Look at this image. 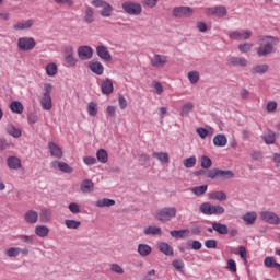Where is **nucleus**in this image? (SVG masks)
Returning <instances> with one entry per match:
<instances>
[{"mask_svg":"<svg viewBox=\"0 0 280 280\" xmlns=\"http://www.w3.org/2000/svg\"><path fill=\"white\" fill-rule=\"evenodd\" d=\"M89 69L92 71V73H95L96 75H103L104 74V65L100 61H92L89 63Z\"/></svg>","mask_w":280,"mask_h":280,"instance_id":"nucleus-20","label":"nucleus"},{"mask_svg":"<svg viewBox=\"0 0 280 280\" xmlns=\"http://www.w3.org/2000/svg\"><path fill=\"white\" fill-rule=\"evenodd\" d=\"M7 165L9 170H21V159H19L18 156H9L7 159Z\"/></svg>","mask_w":280,"mask_h":280,"instance_id":"nucleus-22","label":"nucleus"},{"mask_svg":"<svg viewBox=\"0 0 280 280\" xmlns=\"http://www.w3.org/2000/svg\"><path fill=\"white\" fill-rule=\"evenodd\" d=\"M10 109L12 110V113H15L16 115H21L23 113V104L19 101H13L10 104Z\"/></svg>","mask_w":280,"mask_h":280,"instance_id":"nucleus-37","label":"nucleus"},{"mask_svg":"<svg viewBox=\"0 0 280 280\" xmlns=\"http://www.w3.org/2000/svg\"><path fill=\"white\" fill-rule=\"evenodd\" d=\"M138 253L141 257H148V255H151L152 253V247L148 244H139Z\"/></svg>","mask_w":280,"mask_h":280,"instance_id":"nucleus-32","label":"nucleus"},{"mask_svg":"<svg viewBox=\"0 0 280 280\" xmlns=\"http://www.w3.org/2000/svg\"><path fill=\"white\" fill-rule=\"evenodd\" d=\"M48 150L54 159H62V149L58 147V144H56L55 142L48 143Z\"/></svg>","mask_w":280,"mask_h":280,"instance_id":"nucleus-19","label":"nucleus"},{"mask_svg":"<svg viewBox=\"0 0 280 280\" xmlns=\"http://www.w3.org/2000/svg\"><path fill=\"white\" fill-rule=\"evenodd\" d=\"M95 207H98L100 209H102L104 207H115V200L108 199V198H103L95 202Z\"/></svg>","mask_w":280,"mask_h":280,"instance_id":"nucleus-35","label":"nucleus"},{"mask_svg":"<svg viewBox=\"0 0 280 280\" xmlns=\"http://www.w3.org/2000/svg\"><path fill=\"white\" fill-rule=\"evenodd\" d=\"M229 36L232 40H248L253 36V31L242 30V31H232L229 33Z\"/></svg>","mask_w":280,"mask_h":280,"instance_id":"nucleus-10","label":"nucleus"},{"mask_svg":"<svg viewBox=\"0 0 280 280\" xmlns=\"http://www.w3.org/2000/svg\"><path fill=\"white\" fill-rule=\"evenodd\" d=\"M63 58L68 67H75L78 65V58H75L72 46H66L63 48Z\"/></svg>","mask_w":280,"mask_h":280,"instance_id":"nucleus-9","label":"nucleus"},{"mask_svg":"<svg viewBox=\"0 0 280 280\" xmlns=\"http://www.w3.org/2000/svg\"><path fill=\"white\" fill-rule=\"evenodd\" d=\"M35 235H37V237H47V235H49V229L47 225H36Z\"/></svg>","mask_w":280,"mask_h":280,"instance_id":"nucleus-33","label":"nucleus"},{"mask_svg":"<svg viewBox=\"0 0 280 280\" xmlns=\"http://www.w3.org/2000/svg\"><path fill=\"white\" fill-rule=\"evenodd\" d=\"M176 213L175 207L162 208L155 212V219L160 222H170L172 218H176Z\"/></svg>","mask_w":280,"mask_h":280,"instance_id":"nucleus-5","label":"nucleus"},{"mask_svg":"<svg viewBox=\"0 0 280 280\" xmlns=\"http://www.w3.org/2000/svg\"><path fill=\"white\" fill-rule=\"evenodd\" d=\"M260 220H264V222H267L268 224H273L276 226L280 224L279 215L271 211L260 212Z\"/></svg>","mask_w":280,"mask_h":280,"instance_id":"nucleus-11","label":"nucleus"},{"mask_svg":"<svg viewBox=\"0 0 280 280\" xmlns=\"http://www.w3.org/2000/svg\"><path fill=\"white\" fill-rule=\"evenodd\" d=\"M97 113H100V108L97 106V103L90 102L88 105V115L90 117H97Z\"/></svg>","mask_w":280,"mask_h":280,"instance_id":"nucleus-36","label":"nucleus"},{"mask_svg":"<svg viewBox=\"0 0 280 280\" xmlns=\"http://www.w3.org/2000/svg\"><path fill=\"white\" fill-rule=\"evenodd\" d=\"M96 54L98 58L102 60H105V62H110L113 60V56H110V51H108V48L104 45L96 47Z\"/></svg>","mask_w":280,"mask_h":280,"instance_id":"nucleus-17","label":"nucleus"},{"mask_svg":"<svg viewBox=\"0 0 280 280\" xmlns=\"http://www.w3.org/2000/svg\"><path fill=\"white\" fill-rule=\"evenodd\" d=\"M207 189H208V186L202 185V186H196L191 188V191L192 194H195V196H205V194H207Z\"/></svg>","mask_w":280,"mask_h":280,"instance_id":"nucleus-49","label":"nucleus"},{"mask_svg":"<svg viewBox=\"0 0 280 280\" xmlns=\"http://www.w3.org/2000/svg\"><path fill=\"white\" fill-rule=\"evenodd\" d=\"M65 225L67 226V229H80V226L82 225V222L67 219L65 221Z\"/></svg>","mask_w":280,"mask_h":280,"instance_id":"nucleus-52","label":"nucleus"},{"mask_svg":"<svg viewBox=\"0 0 280 280\" xmlns=\"http://www.w3.org/2000/svg\"><path fill=\"white\" fill-rule=\"evenodd\" d=\"M189 229L185 230H173L170 232V235L173 236L175 240H185L186 237H189Z\"/></svg>","mask_w":280,"mask_h":280,"instance_id":"nucleus-23","label":"nucleus"},{"mask_svg":"<svg viewBox=\"0 0 280 280\" xmlns=\"http://www.w3.org/2000/svg\"><path fill=\"white\" fill-rule=\"evenodd\" d=\"M52 170H60L65 174H73V167H71L67 162L52 161L51 162Z\"/></svg>","mask_w":280,"mask_h":280,"instance_id":"nucleus-14","label":"nucleus"},{"mask_svg":"<svg viewBox=\"0 0 280 280\" xmlns=\"http://www.w3.org/2000/svg\"><path fill=\"white\" fill-rule=\"evenodd\" d=\"M212 229L219 235H228L229 234V226L226 224L218 223V222H212Z\"/></svg>","mask_w":280,"mask_h":280,"instance_id":"nucleus-29","label":"nucleus"},{"mask_svg":"<svg viewBox=\"0 0 280 280\" xmlns=\"http://www.w3.org/2000/svg\"><path fill=\"white\" fill-rule=\"evenodd\" d=\"M268 71V65H258L252 69V73L255 75L257 73L264 74Z\"/></svg>","mask_w":280,"mask_h":280,"instance_id":"nucleus-51","label":"nucleus"},{"mask_svg":"<svg viewBox=\"0 0 280 280\" xmlns=\"http://www.w3.org/2000/svg\"><path fill=\"white\" fill-rule=\"evenodd\" d=\"M69 211H71L74 214L80 213V205L72 202L68 206Z\"/></svg>","mask_w":280,"mask_h":280,"instance_id":"nucleus-62","label":"nucleus"},{"mask_svg":"<svg viewBox=\"0 0 280 280\" xmlns=\"http://www.w3.org/2000/svg\"><path fill=\"white\" fill-rule=\"evenodd\" d=\"M209 200H219V202H224L226 200V192L222 190L211 191L208 195Z\"/></svg>","mask_w":280,"mask_h":280,"instance_id":"nucleus-28","label":"nucleus"},{"mask_svg":"<svg viewBox=\"0 0 280 280\" xmlns=\"http://www.w3.org/2000/svg\"><path fill=\"white\" fill-rule=\"evenodd\" d=\"M57 5H66L67 8H73V0H54Z\"/></svg>","mask_w":280,"mask_h":280,"instance_id":"nucleus-58","label":"nucleus"},{"mask_svg":"<svg viewBox=\"0 0 280 280\" xmlns=\"http://www.w3.org/2000/svg\"><path fill=\"white\" fill-rule=\"evenodd\" d=\"M5 130L10 137H13V139H20V137L23 136V131L20 128H16L12 124L7 125Z\"/></svg>","mask_w":280,"mask_h":280,"instance_id":"nucleus-21","label":"nucleus"},{"mask_svg":"<svg viewBox=\"0 0 280 280\" xmlns=\"http://www.w3.org/2000/svg\"><path fill=\"white\" fill-rule=\"evenodd\" d=\"M206 14H208V16H219L222 19V16H226V7L208 8L206 9Z\"/></svg>","mask_w":280,"mask_h":280,"instance_id":"nucleus-16","label":"nucleus"},{"mask_svg":"<svg viewBox=\"0 0 280 280\" xmlns=\"http://www.w3.org/2000/svg\"><path fill=\"white\" fill-rule=\"evenodd\" d=\"M5 255L8 257H19V255H21V248H19V247H11V248L5 250Z\"/></svg>","mask_w":280,"mask_h":280,"instance_id":"nucleus-54","label":"nucleus"},{"mask_svg":"<svg viewBox=\"0 0 280 280\" xmlns=\"http://www.w3.org/2000/svg\"><path fill=\"white\" fill-rule=\"evenodd\" d=\"M226 143H229V139H226L224 133H219L213 138V144L215 148H224L226 147Z\"/></svg>","mask_w":280,"mask_h":280,"instance_id":"nucleus-24","label":"nucleus"},{"mask_svg":"<svg viewBox=\"0 0 280 280\" xmlns=\"http://www.w3.org/2000/svg\"><path fill=\"white\" fill-rule=\"evenodd\" d=\"M160 253H163L167 257H173L174 256V248L170 246V244L162 242L158 244Z\"/></svg>","mask_w":280,"mask_h":280,"instance_id":"nucleus-25","label":"nucleus"},{"mask_svg":"<svg viewBox=\"0 0 280 280\" xmlns=\"http://www.w3.org/2000/svg\"><path fill=\"white\" fill-rule=\"evenodd\" d=\"M94 14H95V11H93V8L86 7V9H85V16H84L85 23H93V21H94V19H93Z\"/></svg>","mask_w":280,"mask_h":280,"instance_id":"nucleus-48","label":"nucleus"},{"mask_svg":"<svg viewBox=\"0 0 280 280\" xmlns=\"http://www.w3.org/2000/svg\"><path fill=\"white\" fill-rule=\"evenodd\" d=\"M83 163L85 165H95V163H97V159H95L94 156H84Z\"/></svg>","mask_w":280,"mask_h":280,"instance_id":"nucleus-63","label":"nucleus"},{"mask_svg":"<svg viewBox=\"0 0 280 280\" xmlns=\"http://www.w3.org/2000/svg\"><path fill=\"white\" fill-rule=\"evenodd\" d=\"M92 5L94 8H102V10L100 11L101 16H103V19H110V16H113V5H110V3L104 1V0H93Z\"/></svg>","mask_w":280,"mask_h":280,"instance_id":"nucleus-7","label":"nucleus"},{"mask_svg":"<svg viewBox=\"0 0 280 280\" xmlns=\"http://www.w3.org/2000/svg\"><path fill=\"white\" fill-rule=\"evenodd\" d=\"M243 221L248 225L253 224L257 221V212H246L243 215Z\"/></svg>","mask_w":280,"mask_h":280,"instance_id":"nucleus-39","label":"nucleus"},{"mask_svg":"<svg viewBox=\"0 0 280 280\" xmlns=\"http://www.w3.org/2000/svg\"><path fill=\"white\" fill-rule=\"evenodd\" d=\"M277 110V102L270 101L267 103V113H275Z\"/></svg>","mask_w":280,"mask_h":280,"instance_id":"nucleus-64","label":"nucleus"},{"mask_svg":"<svg viewBox=\"0 0 280 280\" xmlns=\"http://www.w3.org/2000/svg\"><path fill=\"white\" fill-rule=\"evenodd\" d=\"M52 89L51 84H44V93H42V96L39 97V104L43 110H51V108H54V103L51 101Z\"/></svg>","mask_w":280,"mask_h":280,"instance_id":"nucleus-2","label":"nucleus"},{"mask_svg":"<svg viewBox=\"0 0 280 280\" xmlns=\"http://www.w3.org/2000/svg\"><path fill=\"white\" fill-rule=\"evenodd\" d=\"M77 51L80 60H91L93 58V48L91 46H80Z\"/></svg>","mask_w":280,"mask_h":280,"instance_id":"nucleus-13","label":"nucleus"},{"mask_svg":"<svg viewBox=\"0 0 280 280\" xmlns=\"http://www.w3.org/2000/svg\"><path fill=\"white\" fill-rule=\"evenodd\" d=\"M183 163H184V166H186L187 168L196 167V163H197L196 156L187 158L186 160H184Z\"/></svg>","mask_w":280,"mask_h":280,"instance_id":"nucleus-56","label":"nucleus"},{"mask_svg":"<svg viewBox=\"0 0 280 280\" xmlns=\"http://www.w3.org/2000/svg\"><path fill=\"white\" fill-rule=\"evenodd\" d=\"M200 213L203 215H224L226 209L220 205H211V202H203L199 207Z\"/></svg>","mask_w":280,"mask_h":280,"instance_id":"nucleus-1","label":"nucleus"},{"mask_svg":"<svg viewBox=\"0 0 280 280\" xmlns=\"http://www.w3.org/2000/svg\"><path fill=\"white\" fill-rule=\"evenodd\" d=\"M208 178L215 180L221 178L222 180H229V178H235V173L233 171H224L220 168H212L207 173Z\"/></svg>","mask_w":280,"mask_h":280,"instance_id":"nucleus-4","label":"nucleus"},{"mask_svg":"<svg viewBox=\"0 0 280 280\" xmlns=\"http://www.w3.org/2000/svg\"><path fill=\"white\" fill-rule=\"evenodd\" d=\"M174 16H177L178 19L191 16L194 14V9L189 7H177L173 11Z\"/></svg>","mask_w":280,"mask_h":280,"instance_id":"nucleus-15","label":"nucleus"},{"mask_svg":"<svg viewBox=\"0 0 280 280\" xmlns=\"http://www.w3.org/2000/svg\"><path fill=\"white\" fill-rule=\"evenodd\" d=\"M159 3V0H142V4L144 5V8H156Z\"/></svg>","mask_w":280,"mask_h":280,"instance_id":"nucleus-59","label":"nucleus"},{"mask_svg":"<svg viewBox=\"0 0 280 280\" xmlns=\"http://www.w3.org/2000/svg\"><path fill=\"white\" fill-rule=\"evenodd\" d=\"M18 47L21 51H32L36 47L34 37H22L18 40Z\"/></svg>","mask_w":280,"mask_h":280,"instance_id":"nucleus-8","label":"nucleus"},{"mask_svg":"<svg viewBox=\"0 0 280 280\" xmlns=\"http://www.w3.org/2000/svg\"><path fill=\"white\" fill-rule=\"evenodd\" d=\"M264 265L266 266V268H277L279 262H277V259H275V257L268 256L264 259Z\"/></svg>","mask_w":280,"mask_h":280,"instance_id":"nucleus-44","label":"nucleus"},{"mask_svg":"<svg viewBox=\"0 0 280 280\" xmlns=\"http://www.w3.org/2000/svg\"><path fill=\"white\" fill-rule=\"evenodd\" d=\"M40 222H49L51 220V210L43 209L39 214Z\"/></svg>","mask_w":280,"mask_h":280,"instance_id":"nucleus-50","label":"nucleus"},{"mask_svg":"<svg viewBox=\"0 0 280 280\" xmlns=\"http://www.w3.org/2000/svg\"><path fill=\"white\" fill-rule=\"evenodd\" d=\"M187 78H188L190 84H198V82L200 81V72L190 71V72H188Z\"/></svg>","mask_w":280,"mask_h":280,"instance_id":"nucleus-42","label":"nucleus"},{"mask_svg":"<svg viewBox=\"0 0 280 280\" xmlns=\"http://www.w3.org/2000/svg\"><path fill=\"white\" fill-rule=\"evenodd\" d=\"M153 158L158 159L161 163H170V154L164 152H154Z\"/></svg>","mask_w":280,"mask_h":280,"instance_id":"nucleus-43","label":"nucleus"},{"mask_svg":"<svg viewBox=\"0 0 280 280\" xmlns=\"http://www.w3.org/2000/svg\"><path fill=\"white\" fill-rule=\"evenodd\" d=\"M229 63L233 67H246V65H248V60L242 57H231L229 59Z\"/></svg>","mask_w":280,"mask_h":280,"instance_id":"nucleus-31","label":"nucleus"},{"mask_svg":"<svg viewBox=\"0 0 280 280\" xmlns=\"http://www.w3.org/2000/svg\"><path fill=\"white\" fill-rule=\"evenodd\" d=\"M101 91L103 95H113V92L115 91L113 80L109 78L105 79L101 84Z\"/></svg>","mask_w":280,"mask_h":280,"instance_id":"nucleus-18","label":"nucleus"},{"mask_svg":"<svg viewBox=\"0 0 280 280\" xmlns=\"http://www.w3.org/2000/svg\"><path fill=\"white\" fill-rule=\"evenodd\" d=\"M118 104L121 110H126V108L128 107V101L126 100V97H124V95L118 96Z\"/></svg>","mask_w":280,"mask_h":280,"instance_id":"nucleus-60","label":"nucleus"},{"mask_svg":"<svg viewBox=\"0 0 280 280\" xmlns=\"http://www.w3.org/2000/svg\"><path fill=\"white\" fill-rule=\"evenodd\" d=\"M200 165L203 170H209V167H211V165H213V162H211V158H209L207 155H202L200 158Z\"/></svg>","mask_w":280,"mask_h":280,"instance_id":"nucleus-46","label":"nucleus"},{"mask_svg":"<svg viewBox=\"0 0 280 280\" xmlns=\"http://www.w3.org/2000/svg\"><path fill=\"white\" fill-rule=\"evenodd\" d=\"M162 230L156 225H150L144 230V235H161Z\"/></svg>","mask_w":280,"mask_h":280,"instance_id":"nucleus-40","label":"nucleus"},{"mask_svg":"<svg viewBox=\"0 0 280 280\" xmlns=\"http://www.w3.org/2000/svg\"><path fill=\"white\" fill-rule=\"evenodd\" d=\"M253 49V43H243L238 45V50L242 54H248Z\"/></svg>","mask_w":280,"mask_h":280,"instance_id":"nucleus-55","label":"nucleus"},{"mask_svg":"<svg viewBox=\"0 0 280 280\" xmlns=\"http://www.w3.org/2000/svg\"><path fill=\"white\" fill-rule=\"evenodd\" d=\"M58 73V66L56 63H48L46 66V74L49 78H54V75H57Z\"/></svg>","mask_w":280,"mask_h":280,"instance_id":"nucleus-41","label":"nucleus"},{"mask_svg":"<svg viewBox=\"0 0 280 280\" xmlns=\"http://www.w3.org/2000/svg\"><path fill=\"white\" fill-rule=\"evenodd\" d=\"M172 266L173 268H175V270H177V272H183V270H185V261H183L182 259L173 260Z\"/></svg>","mask_w":280,"mask_h":280,"instance_id":"nucleus-53","label":"nucleus"},{"mask_svg":"<svg viewBox=\"0 0 280 280\" xmlns=\"http://www.w3.org/2000/svg\"><path fill=\"white\" fill-rule=\"evenodd\" d=\"M34 25V20H26L24 22H18L13 25V30H30Z\"/></svg>","mask_w":280,"mask_h":280,"instance_id":"nucleus-34","label":"nucleus"},{"mask_svg":"<svg viewBox=\"0 0 280 280\" xmlns=\"http://www.w3.org/2000/svg\"><path fill=\"white\" fill-rule=\"evenodd\" d=\"M121 8L125 14H129V16H140L141 12H143L141 3L135 1H126Z\"/></svg>","mask_w":280,"mask_h":280,"instance_id":"nucleus-3","label":"nucleus"},{"mask_svg":"<svg viewBox=\"0 0 280 280\" xmlns=\"http://www.w3.org/2000/svg\"><path fill=\"white\" fill-rule=\"evenodd\" d=\"M96 159H97L98 163H103V164L108 163V152H106V150H104V149H100L96 152Z\"/></svg>","mask_w":280,"mask_h":280,"instance_id":"nucleus-38","label":"nucleus"},{"mask_svg":"<svg viewBox=\"0 0 280 280\" xmlns=\"http://www.w3.org/2000/svg\"><path fill=\"white\" fill-rule=\"evenodd\" d=\"M228 270H230V272H237V264L235 262V260H228Z\"/></svg>","mask_w":280,"mask_h":280,"instance_id":"nucleus-61","label":"nucleus"},{"mask_svg":"<svg viewBox=\"0 0 280 280\" xmlns=\"http://www.w3.org/2000/svg\"><path fill=\"white\" fill-rule=\"evenodd\" d=\"M261 138L265 141V143H267V145H272L275 141H277V135L272 130H269L268 132L264 133Z\"/></svg>","mask_w":280,"mask_h":280,"instance_id":"nucleus-30","label":"nucleus"},{"mask_svg":"<svg viewBox=\"0 0 280 280\" xmlns=\"http://www.w3.org/2000/svg\"><path fill=\"white\" fill-rule=\"evenodd\" d=\"M80 189L83 194H91L95 189V184L91 179H84L80 185Z\"/></svg>","mask_w":280,"mask_h":280,"instance_id":"nucleus-27","label":"nucleus"},{"mask_svg":"<svg viewBox=\"0 0 280 280\" xmlns=\"http://www.w3.org/2000/svg\"><path fill=\"white\" fill-rule=\"evenodd\" d=\"M275 37H262L259 39L260 47L257 50L258 56H268V54H272V49H275V44L272 40Z\"/></svg>","mask_w":280,"mask_h":280,"instance_id":"nucleus-6","label":"nucleus"},{"mask_svg":"<svg viewBox=\"0 0 280 280\" xmlns=\"http://www.w3.org/2000/svg\"><path fill=\"white\" fill-rule=\"evenodd\" d=\"M213 135V128L209 127V129L206 128H197V135H199V137L201 139H207V137H209V135Z\"/></svg>","mask_w":280,"mask_h":280,"instance_id":"nucleus-47","label":"nucleus"},{"mask_svg":"<svg viewBox=\"0 0 280 280\" xmlns=\"http://www.w3.org/2000/svg\"><path fill=\"white\" fill-rule=\"evenodd\" d=\"M110 271L116 272V275H124V268L119 264H112Z\"/></svg>","mask_w":280,"mask_h":280,"instance_id":"nucleus-57","label":"nucleus"},{"mask_svg":"<svg viewBox=\"0 0 280 280\" xmlns=\"http://www.w3.org/2000/svg\"><path fill=\"white\" fill-rule=\"evenodd\" d=\"M192 110H194V104L192 103H186L182 106L180 116L182 117H187V115H189V113H191Z\"/></svg>","mask_w":280,"mask_h":280,"instance_id":"nucleus-45","label":"nucleus"},{"mask_svg":"<svg viewBox=\"0 0 280 280\" xmlns=\"http://www.w3.org/2000/svg\"><path fill=\"white\" fill-rule=\"evenodd\" d=\"M24 220L27 222V224H36L38 222V212L34 210H28L24 214Z\"/></svg>","mask_w":280,"mask_h":280,"instance_id":"nucleus-26","label":"nucleus"},{"mask_svg":"<svg viewBox=\"0 0 280 280\" xmlns=\"http://www.w3.org/2000/svg\"><path fill=\"white\" fill-rule=\"evenodd\" d=\"M167 65V56L155 54L153 58L151 59V66H153L155 69H163Z\"/></svg>","mask_w":280,"mask_h":280,"instance_id":"nucleus-12","label":"nucleus"}]
</instances>
